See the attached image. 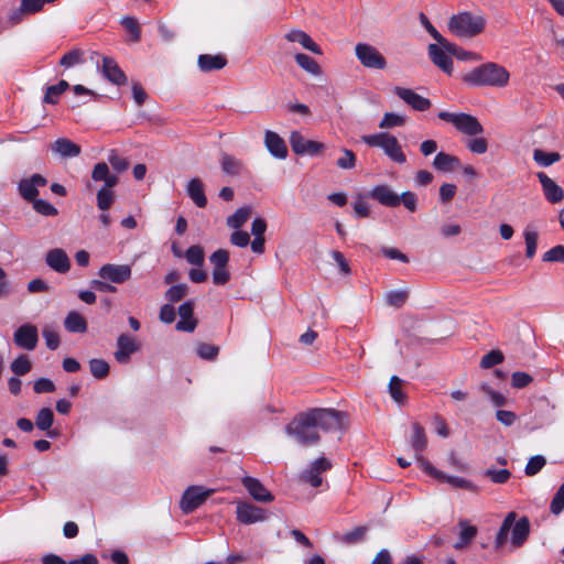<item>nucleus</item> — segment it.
I'll return each mask as SVG.
<instances>
[{
  "instance_id": "obj_21",
  "label": "nucleus",
  "mask_w": 564,
  "mask_h": 564,
  "mask_svg": "<svg viewBox=\"0 0 564 564\" xmlns=\"http://www.w3.org/2000/svg\"><path fill=\"white\" fill-rule=\"evenodd\" d=\"M536 176L541 183L544 197L547 202L551 204H556L564 199L563 188L557 185L551 177H549L543 172H539Z\"/></svg>"
},
{
  "instance_id": "obj_38",
  "label": "nucleus",
  "mask_w": 564,
  "mask_h": 564,
  "mask_svg": "<svg viewBox=\"0 0 564 564\" xmlns=\"http://www.w3.org/2000/svg\"><path fill=\"white\" fill-rule=\"evenodd\" d=\"M413 435L411 437V446L414 449L415 454L422 453L427 445V438L425 435V431L422 425L419 423H413Z\"/></svg>"
},
{
  "instance_id": "obj_27",
  "label": "nucleus",
  "mask_w": 564,
  "mask_h": 564,
  "mask_svg": "<svg viewBox=\"0 0 564 564\" xmlns=\"http://www.w3.org/2000/svg\"><path fill=\"white\" fill-rule=\"evenodd\" d=\"M284 39L289 42L299 43L303 48L314 54L321 55L323 53L312 37L302 30H291L284 35Z\"/></svg>"
},
{
  "instance_id": "obj_47",
  "label": "nucleus",
  "mask_w": 564,
  "mask_h": 564,
  "mask_svg": "<svg viewBox=\"0 0 564 564\" xmlns=\"http://www.w3.org/2000/svg\"><path fill=\"white\" fill-rule=\"evenodd\" d=\"M54 414L50 408H43L37 412L35 425L41 431H48L53 425Z\"/></svg>"
},
{
  "instance_id": "obj_20",
  "label": "nucleus",
  "mask_w": 564,
  "mask_h": 564,
  "mask_svg": "<svg viewBox=\"0 0 564 564\" xmlns=\"http://www.w3.org/2000/svg\"><path fill=\"white\" fill-rule=\"evenodd\" d=\"M46 265L57 273H67L70 269V260L61 248H53L45 254Z\"/></svg>"
},
{
  "instance_id": "obj_15",
  "label": "nucleus",
  "mask_w": 564,
  "mask_h": 564,
  "mask_svg": "<svg viewBox=\"0 0 564 564\" xmlns=\"http://www.w3.org/2000/svg\"><path fill=\"white\" fill-rule=\"evenodd\" d=\"M117 349L113 354L115 359L119 364H128L131 359V355L140 349V344L130 334H121L117 338Z\"/></svg>"
},
{
  "instance_id": "obj_53",
  "label": "nucleus",
  "mask_w": 564,
  "mask_h": 564,
  "mask_svg": "<svg viewBox=\"0 0 564 564\" xmlns=\"http://www.w3.org/2000/svg\"><path fill=\"white\" fill-rule=\"evenodd\" d=\"M31 203L33 209L43 216H56L58 214L57 208L47 200L36 198Z\"/></svg>"
},
{
  "instance_id": "obj_22",
  "label": "nucleus",
  "mask_w": 564,
  "mask_h": 564,
  "mask_svg": "<svg viewBox=\"0 0 564 564\" xmlns=\"http://www.w3.org/2000/svg\"><path fill=\"white\" fill-rule=\"evenodd\" d=\"M264 144L271 155L279 160L288 156V148L284 140L275 132L267 130L264 134Z\"/></svg>"
},
{
  "instance_id": "obj_33",
  "label": "nucleus",
  "mask_w": 564,
  "mask_h": 564,
  "mask_svg": "<svg viewBox=\"0 0 564 564\" xmlns=\"http://www.w3.org/2000/svg\"><path fill=\"white\" fill-rule=\"evenodd\" d=\"M458 164L459 160L456 156L445 152H438L433 160L434 169L441 172H451L456 169Z\"/></svg>"
},
{
  "instance_id": "obj_26",
  "label": "nucleus",
  "mask_w": 564,
  "mask_h": 564,
  "mask_svg": "<svg viewBox=\"0 0 564 564\" xmlns=\"http://www.w3.org/2000/svg\"><path fill=\"white\" fill-rule=\"evenodd\" d=\"M102 75L112 84L117 86L124 85L127 83V76L123 70L119 67L115 59L110 57L102 58Z\"/></svg>"
},
{
  "instance_id": "obj_29",
  "label": "nucleus",
  "mask_w": 564,
  "mask_h": 564,
  "mask_svg": "<svg viewBox=\"0 0 564 564\" xmlns=\"http://www.w3.org/2000/svg\"><path fill=\"white\" fill-rule=\"evenodd\" d=\"M186 193L197 207L203 208L207 205L204 184L199 178L195 177L188 181Z\"/></svg>"
},
{
  "instance_id": "obj_64",
  "label": "nucleus",
  "mask_w": 564,
  "mask_h": 564,
  "mask_svg": "<svg viewBox=\"0 0 564 564\" xmlns=\"http://www.w3.org/2000/svg\"><path fill=\"white\" fill-rule=\"evenodd\" d=\"M542 260L544 262H564V246H555L546 251Z\"/></svg>"
},
{
  "instance_id": "obj_45",
  "label": "nucleus",
  "mask_w": 564,
  "mask_h": 564,
  "mask_svg": "<svg viewBox=\"0 0 564 564\" xmlns=\"http://www.w3.org/2000/svg\"><path fill=\"white\" fill-rule=\"evenodd\" d=\"M402 383L403 380L400 379L398 376H392L389 382V393L398 404H403L406 399L402 390Z\"/></svg>"
},
{
  "instance_id": "obj_17",
  "label": "nucleus",
  "mask_w": 564,
  "mask_h": 564,
  "mask_svg": "<svg viewBox=\"0 0 564 564\" xmlns=\"http://www.w3.org/2000/svg\"><path fill=\"white\" fill-rule=\"evenodd\" d=\"M17 346L26 350L35 349L39 341V334L36 326L32 324H24L20 326L13 335Z\"/></svg>"
},
{
  "instance_id": "obj_3",
  "label": "nucleus",
  "mask_w": 564,
  "mask_h": 564,
  "mask_svg": "<svg viewBox=\"0 0 564 564\" xmlns=\"http://www.w3.org/2000/svg\"><path fill=\"white\" fill-rule=\"evenodd\" d=\"M285 433L296 443L310 446L318 442L319 435L308 411L295 416L286 426Z\"/></svg>"
},
{
  "instance_id": "obj_51",
  "label": "nucleus",
  "mask_w": 564,
  "mask_h": 564,
  "mask_svg": "<svg viewBox=\"0 0 564 564\" xmlns=\"http://www.w3.org/2000/svg\"><path fill=\"white\" fill-rule=\"evenodd\" d=\"M185 258L188 263L202 267L204 263V250L200 246H191L185 252Z\"/></svg>"
},
{
  "instance_id": "obj_5",
  "label": "nucleus",
  "mask_w": 564,
  "mask_h": 564,
  "mask_svg": "<svg viewBox=\"0 0 564 564\" xmlns=\"http://www.w3.org/2000/svg\"><path fill=\"white\" fill-rule=\"evenodd\" d=\"M361 141L369 147L380 148L383 153L393 162L403 164L406 162V156L402 151V147L398 139L387 132L375 134H366L361 137Z\"/></svg>"
},
{
  "instance_id": "obj_2",
  "label": "nucleus",
  "mask_w": 564,
  "mask_h": 564,
  "mask_svg": "<svg viewBox=\"0 0 564 564\" xmlns=\"http://www.w3.org/2000/svg\"><path fill=\"white\" fill-rule=\"evenodd\" d=\"M516 512H509L506 516L495 539L496 549H501L506 544L510 531V540L513 547L518 549L527 541L530 534V521L525 517H522L519 520H516Z\"/></svg>"
},
{
  "instance_id": "obj_13",
  "label": "nucleus",
  "mask_w": 564,
  "mask_h": 564,
  "mask_svg": "<svg viewBox=\"0 0 564 564\" xmlns=\"http://www.w3.org/2000/svg\"><path fill=\"white\" fill-rule=\"evenodd\" d=\"M131 274L132 271L129 264L107 263L98 271L99 278L116 284L127 282L131 278Z\"/></svg>"
},
{
  "instance_id": "obj_55",
  "label": "nucleus",
  "mask_w": 564,
  "mask_h": 564,
  "mask_svg": "<svg viewBox=\"0 0 564 564\" xmlns=\"http://www.w3.org/2000/svg\"><path fill=\"white\" fill-rule=\"evenodd\" d=\"M546 464V459L542 455L533 456L525 465L524 473L528 476L536 475Z\"/></svg>"
},
{
  "instance_id": "obj_43",
  "label": "nucleus",
  "mask_w": 564,
  "mask_h": 564,
  "mask_svg": "<svg viewBox=\"0 0 564 564\" xmlns=\"http://www.w3.org/2000/svg\"><path fill=\"white\" fill-rule=\"evenodd\" d=\"M251 209L248 207L238 208L231 216L227 218V225L230 228H240L250 217Z\"/></svg>"
},
{
  "instance_id": "obj_6",
  "label": "nucleus",
  "mask_w": 564,
  "mask_h": 564,
  "mask_svg": "<svg viewBox=\"0 0 564 564\" xmlns=\"http://www.w3.org/2000/svg\"><path fill=\"white\" fill-rule=\"evenodd\" d=\"M438 118L452 123L459 132L467 135H478L484 128L478 119L465 112L440 111Z\"/></svg>"
},
{
  "instance_id": "obj_23",
  "label": "nucleus",
  "mask_w": 564,
  "mask_h": 564,
  "mask_svg": "<svg viewBox=\"0 0 564 564\" xmlns=\"http://www.w3.org/2000/svg\"><path fill=\"white\" fill-rule=\"evenodd\" d=\"M427 52L434 65H436L447 75H451L453 73V61L451 56L438 44H430L427 47Z\"/></svg>"
},
{
  "instance_id": "obj_42",
  "label": "nucleus",
  "mask_w": 564,
  "mask_h": 564,
  "mask_svg": "<svg viewBox=\"0 0 564 564\" xmlns=\"http://www.w3.org/2000/svg\"><path fill=\"white\" fill-rule=\"evenodd\" d=\"M89 370L94 378L104 379L108 376L110 367L105 359L93 358L89 360Z\"/></svg>"
},
{
  "instance_id": "obj_59",
  "label": "nucleus",
  "mask_w": 564,
  "mask_h": 564,
  "mask_svg": "<svg viewBox=\"0 0 564 564\" xmlns=\"http://www.w3.org/2000/svg\"><path fill=\"white\" fill-rule=\"evenodd\" d=\"M503 361V354L500 350H491L486 354L480 361V367L484 369H489L496 365H499Z\"/></svg>"
},
{
  "instance_id": "obj_34",
  "label": "nucleus",
  "mask_w": 564,
  "mask_h": 564,
  "mask_svg": "<svg viewBox=\"0 0 564 564\" xmlns=\"http://www.w3.org/2000/svg\"><path fill=\"white\" fill-rule=\"evenodd\" d=\"M458 525H459V529H460V531H459V539L454 544V547L456 550H462L467 544H469L471 542V540L476 536L477 528L475 525H470L468 523V521H466V520H460Z\"/></svg>"
},
{
  "instance_id": "obj_48",
  "label": "nucleus",
  "mask_w": 564,
  "mask_h": 564,
  "mask_svg": "<svg viewBox=\"0 0 564 564\" xmlns=\"http://www.w3.org/2000/svg\"><path fill=\"white\" fill-rule=\"evenodd\" d=\"M405 123V116L395 112H386L379 123L381 129L401 127Z\"/></svg>"
},
{
  "instance_id": "obj_32",
  "label": "nucleus",
  "mask_w": 564,
  "mask_h": 564,
  "mask_svg": "<svg viewBox=\"0 0 564 564\" xmlns=\"http://www.w3.org/2000/svg\"><path fill=\"white\" fill-rule=\"evenodd\" d=\"M220 166L224 173L231 176H238L245 171L242 161L227 153L221 155Z\"/></svg>"
},
{
  "instance_id": "obj_58",
  "label": "nucleus",
  "mask_w": 564,
  "mask_h": 564,
  "mask_svg": "<svg viewBox=\"0 0 564 564\" xmlns=\"http://www.w3.org/2000/svg\"><path fill=\"white\" fill-rule=\"evenodd\" d=\"M31 367L32 366H31L29 358L24 355L19 356L11 364V370L17 376H23V375L28 373L31 370Z\"/></svg>"
},
{
  "instance_id": "obj_12",
  "label": "nucleus",
  "mask_w": 564,
  "mask_h": 564,
  "mask_svg": "<svg viewBox=\"0 0 564 564\" xmlns=\"http://www.w3.org/2000/svg\"><path fill=\"white\" fill-rule=\"evenodd\" d=\"M290 144L295 154L299 155H318L325 145L322 142L305 139L300 132L293 131L290 134Z\"/></svg>"
},
{
  "instance_id": "obj_61",
  "label": "nucleus",
  "mask_w": 564,
  "mask_h": 564,
  "mask_svg": "<svg viewBox=\"0 0 564 564\" xmlns=\"http://www.w3.org/2000/svg\"><path fill=\"white\" fill-rule=\"evenodd\" d=\"M188 288L186 284L172 285L165 293V297L170 302H178L187 294Z\"/></svg>"
},
{
  "instance_id": "obj_31",
  "label": "nucleus",
  "mask_w": 564,
  "mask_h": 564,
  "mask_svg": "<svg viewBox=\"0 0 564 564\" xmlns=\"http://www.w3.org/2000/svg\"><path fill=\"white\" fill-rule=\"evenodd\" d=\"M197 64L202 72L208 73L224 68L227 61L221 55L202 54L198 56Z\"/></svg>"
},
{
  "instance_id": "obj_62",
  "label": "nucleus",
  "mask_w": 564,
  "mask_h": 564,
  "mask_svg": "<svg viewBox=\"0 0 564 564\" xmlns=\"http://www.w3.org/2000/svg\"><path fill=\"white\" fill-rule=\"evenodd\" d=\"M485 476L489 477L495 484H506L510 479L511 473L508 469L489 468L485 471Z\"/></svg>"
},
{
  "instance_id": "obj_9",
  "label": "nucleus",
  "mask_w": 564,
  "mask_h": 564,
  "mask_svg": "<svg viewBox=\"0 0 564 564\" xmlns=\"http://www.w3.org/2000/svg\"><path fill=\"white\" fill-rule=\"evenodd\" d=\"M355 55L360 64L370 69H384L387 61L375 46L367 43H358L355 46Z\"/></svg>"
},
{
  "instance_id": "obj_37",
  "label": "nucleus",
  "mask_w": 564,
  "mask_h": 564,
  "mask_svg": "<svg viewBox=\"0 0 564 564\" xmlns=\"http://www.w3.org/2000/svg\"><path fill=\"white\" fill-rule=\"evenodd\" d=\"M438 480L442 482H447L454 488H460L473 492L478 491V487L474 482L463 477L449 476L443 473V477H440Z\"/></svg>"
},
{
  "instance_id": "obj_11",
  "label": "nucleus",
  "mask_w": 564,
  "mask_h": 564,
  "mask_svg": "<svg viewBox=\"0 0 564 564\" xmlns=\"http://www.w3.org/2000/svg\"><path fill=\"white\" fill-rule=\"evenodd\" d=\"M236 505V518L237 521L242 524L263 522L268 518V513L264 509L257 507L251 502L237 501Z\"/></svg>"
},
{
  "instance_id": "obj_28",
  "label": "nucleus",
  "mask_w": 564,
  "mask_h": 564,
  "mask_svg": "<svg viewBox=\"0 0 564 564\" xmlns=\"http://www.w3.org/2000/svg\"><path fill=\"white\" fill-rule=\"evenodd\" d=\"M91 178L95 182H104L102 187H115L119 182V177L110 173L109 166L105 162H99L94 166Z\"/></svg>"
},
{
  "instance_id": "obj_56",
  "label": "nucleus",
  "mask_w": 564,
  "mask_h": 564,
  "mask_svg": "<svg viewBox=\"0 0 564 564\" xmlns=\"http://www.w3.org/2000/svg\"><path fill=\"white\" fill-rule=\"evenodd\" d=\"M564 510V482L560 486L557 491L555 492L551 505H550V511L554 516H558Z\"/></svg>"
},
{
  "instance_id": "obj_14",
  "label": "nucleus",
  "mask_w": 564,
  "mask_h": 564,
  "mask_svg": "<svg viewBox=\"0 0 564 564\" xmlns=\"http://www.w3.org/2000/svg\"><path fill=\"white\" fill-rule=\"evenodd\" d=\"M332 468V463L325 457H318L303 470L301 478L312 487H319L323 484L322 474Z\"/></svg>"
},
{
  "instance_id": "obj_41",
  "label": "nucleus",
  "mask_w": 564,
  "mask_h": 564,
  "mask_svg": "<svg viewBox=\"0 0 564 564\" xmlns=\"http://www.w3.org/2000/svg\"><path fill=\"white\" fill-rule=\"evenodd\" d=\"M68 87L69 85L66 80H59L58 84L48 86L43 101L45 104H56L59 95H62Z\"/></svg>"
},
{
  "instance_id": "obj_18",
  "label": "nucleus",
  "mask_w": 564,
  "mask_h": 564,
  "mask_svg": "<svg viewBox=\"0 0 564 564\" xmlns=\"http://www.w3.org/2000/svg\"><path fill=\"white\" fill-rule=\"evenodd\" d=\"M394 95L416 111H425L431 107V100L416 94L414 90L404 87H394Z\"/></svg>"
},
{
  "instance_id": "obj_25",
  "label": "nucleus",
  "mask_w": 564,
  "mask_h": 564,
  "mask_svg": "<svg viewBox=\"0 0 564 564\" xmlns=\"http://www.w3.org/2000/svg\"><path fill=\"white\" fill-rule=\"evenodd\" d=\"M194 302H184L178 307L180 321L176 324V329L181 332H193L196 328L197 322L193 316Z\"/></svg>"
},
{
  "instance_id": "obj_19",
  "label": "nucleus",
  "mask_w": 564,
  "mask_h": 564,
  "mask_svg": "<svg viewBox=\"0 0 564 564\" xmlns=\"http://www.w3.org/2000/svg\"><path fill=\"white\" fill-rule=\"evenodd\" d=\"M241 484L249 495L258 502L269 503L274 500V496L261 484V481L251 476H245Z\"/></svg>"
},
{
  "instance_id": "obj_7",
  "label": "nucleus",
  "mask_w": 564,
  "mask_h": 564,
  "mask_svg": "<svg viewBox=\"0 0 564 564\" xmlns=\"http://www.w3.org/2000/svg\"><path fill=\"white\" fill-rule=\"evenodd\" d=\"M311 417H313L316 431L321 429L324 432L339 431L343 427L344 415L333 409H312L308 410Z\"/></svg>"
},
{
  "instance_id": "obj_10",
  "label": "nucleus",
  "mask_w": 564,
  "mask_h": 564,
  "mask_svg": "<svg viewBox=\"0 0 564 564\" xmlns=\"http://www.w3.org/2000/svg\"><path fill=\"white\" fill-rule=\"evenodd\" d=\"M213 264V283L216 285H224L230 279V273L227 270L229 262V252L225 249H218L209 257Z\"/></svg>"
},
{
  "instance_id": "obj_4",
  "label": "nucleus",
  "mask_w": 564,
  "mask_h": 564,
  "mask_svg": "<svg viewBox=\"0 0 564 564\" xmlns=\"http://www.w3.org/2000/svg\"><path fill=\"white\" fill-rule=\"evenodd\" d=\"M486 26V19L480 14L460 12L454 14L448 21V30L458 37H474L481 33Z\"/></svg>"
},
{
  "instance_id": "obj_50",
  "label": "nucleus",
  "mask_w": 564,
  "mask_h": 564,
  "mask_svg": "<svg viewBox=\"0 0 564 564\" xmlns=\"http://www.w3.org/2000/svg\"><path fill=\"white\" fill-rule=\"evenodd\" d=\"M386 303L390 306L401 307L408 300V291L393 290L386 294Z\"/></svg>"
},
{
  "instance_id": "obj_46",
  "label": "nucleus",
  "mask_w": 564,
  "mask_h": 564,
  "mask_svg": "<svg viewBox=\"0 0 564 564\" xmlns=\"http://www.w3.org/2000/svg\"><path fill=\"white\" fill-rule=\"evenodd\" d=\"M479 390L489 398L494 406L501 408L507 404V398L499 391L494 390L489 383L482 382Z\"/></svg>"
},
{
  "instance_id": "obj_52",
  "label": "nucleus",
  "mask_w": 564,
  "mask_h": 564,
  "mask_svg": "<svg viewBox=\"0 0 564 564\" xmlns=\"http://www.w3.org/2000/svg\"><path fill=\"white\" fill-rule=\"evenodd\" d=\"M120 22L121 25L131 34L132 41L139 42L141 37V31L138 21L132 17H123Z\"/></svg>"
},
{
  "instance_id": "obj_40",
  "label": "nucleus",
  "mask_w": 564,
  "mask_h": 564,
  "mask_svg": "<svg viewBox=\"0 0 564 564\" xmlns=\"http://www.w3.org/2000/svg\"><path fill=\"white\" fill-rule=\"evenodd\" d=\"M97 207L101 212H108L110 206L115 202V193L112 191V187H101L97 192Z\"/></svg>"
},
{
  "instance_id": "obj_63",
  "label": "nucleus",
  "mask_w": 564,
  "mask_h": 564,
  "mask_svg": "<svg viewBox=\"0 0 564 564\" xmlns=\"http://www.w3.org/2000/svg\"><path fill=\"white\" fill-rule=\"evenodd\" d=\"M108 162L112 166V169L119 173L124 172L129 167V162L118 155L116 150H111L108 155Z\"/></svg>"
},
{
  "instance_id": "obj_24",
  "label": "nucleus",
  "mask_w": 564,
  "mask_h": 564,
  "mask_svg": "<svg viewBox=\"0 0 564 564\" xmlns=\"http://www.w3.org/2000/svg\"><path fill=\"white\" fill-rule=\"evenodd\" d=\"M369 196L387 207H397L400 205L399 195L394 193L388 185L375 186L369 192Z\"/></svg>"
},
{
  "instance_id": "obj_16",
  "label": "nucleus",
  "mask_w": 564,
  "mask_h": 564,
  "mask_svg": "<svg viewBox=\"0 0 564 564\" xmlns=\"http://www.w3.org/2000/svg\"><path fill=\"white\" fill-rule=\"evenodd\" d=\"M47 184V180L41 174H33L30 177L22 178L18 184V191L22 198L33 202L37 198L39 187Z\"/></svg>"
},
{
  "instance_id": "obj_35",
  "label": "nucleus",
  "mask_w": 564,
  "mask_h": 564,
  "mask_svg": "<svg viewBox=\"0 0 564 564\" xmlns=\"http://www.w3.org/2000/svg\"><path fill=\"white\" fill-rule=\"evenodd\" d=\"M64 326L69 333H85L87 330L86 319L75 311L66 315Z\"/></svg>"
},
{
  "instance_id": "obj_39",
  "label": "nucleus",
  "mask_w": 564,
  "mask_h": 564,
  "mask_svg": "<svg viewBox=\"0 0 564 564\" xmlns=\"http://www.w3.org/2000/svg\"><path fill=\"white\" fill-rule=\"evenodd\" d=\"M523 237L525 241V256L532 259L536 252L539 234L532 226H527Z\"/></svg>"
},
{
  "instance_id": "obj_57",
  "label": "nucleus",
  "mask_w": 564,
  "mask_h": 564,
  "mask_svg": "<svg viewBox=\"0 0 564 564\" xmlns=\"http://www.w3.org/2000/svg\"><path fill=\"white\" fill-rule=\"evenodd\" d=\"M48 349L55 350L59 346V335L52 326H45L42 332Z\"/></svg>"
},
{
  "instance_id": "obj_1",
  "label": "nucleus",
  "mask_w": 564,
  "mask_h": 564,
  "mask_svg": "<svg viewBox=\"0 0 564 564\" xmlns=\"http://www.w3.org/2000/svg\"><path fill=\"white\" fill-rule=\"evenodd\" d=\"M511 74L501 64L496 62L482 63L463 77V80L475 87L506 88L510 84Z\"/></svg>"
},
{
  "instance_id": "obj_30",
  "label": "nucleus",
  "mask_w": 564,
  "mask_h": 564,
  "mask_svg": "<svg viewBox=\"0 0 564 564\" xmlns=\"http://www.w3.org/2000/svg\"><path fill=\"white\" fill-rule=\"evenodd\" d=\"M52 151L62 158H75L80 154V147L66 138H59L52 144Z\"/></svg>"
},
{
  "instance_id": "obj_60",
  "label": "nucleus",
  "mask_w": 564,
  "mask_h": 564,
  "mask_svg": "<svg viewBox=\"0 0 564 564\" xmlns=\"http://www.w3.org/2000/svg\"><path fill=\"white\" fill-rule=\"evenodd\" d=\"M196 352L202 359L214 360L219 352V347L215 346V345L202 343V344H198V346L196 348Z\"/></svg>"
},
{
  "instance_id": "obj_44",
  "label": "nucleus",
  "mask_w": 564,
  "mask_h": 564,
  "mask_svg": "<svg viewBox=\"0 0 564 564\" xmlns=\"http://www.w3.org/2000/svg\"><path fill=\"white\" fill-rule=\"evenodd\" d=\"M561 155L557 152H545L540 149H535L533 151V160L540 165V166H550L554 164L555 162L560 161Z\"/></svg>"
},
{
  "instance_id": "obj_54",
  "label": "nucleus",
  "mask_w": 564,
  "mask_h": 564,
  "mask_svg": "<svg viewBox=\"0 0 564 564\" xmlns=\"http://www.w3.org/2000/svg\"><path fill=\"white\" fill-rule=\"evenodd\" d=\"M341 156L336 161V165L341 170H351L356 166V155L351 150L341 149Z\"/></svg>"
},
{
  "instance_id": "obj_49",
  "label": "nucleus",
  "mask_w": 564,
  "mask_h": 564,
  "mask_svg": "<svg viewBox=\"0 0 564 564\" xmlns=\"http://www.w3.org/2000/svg\"><path fill=\"white\" fill-rule=\"evenodd\" d=\"M84 52L79 48H74L63 55V57L59 61V64L64 66L65 68H70L75 65L84 63Z\"/></svg>"
},
{
  "instance_id": "obj_36",
  "label": "nucleus",
  "mask_w": 564,
  "mask_h": 564,
  "mask_svg": "<svg viewBox=\"0 0 564 564\" xmlns=\"http://www.w3.org/2000/svg\"><path fill=\"white\" fill-rule=\"evenodd\" d=\"M297 65L311 75L318 76L322 74V68L318 63L311 56L297 53L294 56Z\"/></svg>"
},
{
  "instance_id": "obj_8",
  "label": "nucleus",
  "mask_w": 564,
  "mask_h": 564,
  "mask_svg": "<svg viewBox=\"0 0 564 564\" xmlns=\"http://www.w3.org/2000/svg\"><path fill=\"white\" fill-rule=\"evenodd\" d=\"M215 492V489H206L203 486L187 487L180 500V508L183 513L188 514L200 507L209 496Z\"/></svg>"
}]
</instances>
